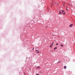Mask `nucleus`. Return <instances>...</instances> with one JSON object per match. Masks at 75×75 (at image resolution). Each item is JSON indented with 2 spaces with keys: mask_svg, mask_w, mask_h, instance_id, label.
Instances as JSON below:
<instances>
[{
  "mask_svg": "<svg viewBox=\"0 0 75 75\" xmlns=\"http://www.w3.org/2000/svg\"><path fill=\"white\" fill-rule=\"evenodd\" d=\"M73 26V24H71L69 25L70 27H72Z\"/></svg>",
  "mask_w": 75,
  "mask_h": 75,
  "instance_id": "f257e3e1",
  "label": "nucleus"
},
{
  "mask_svg": "<svg viewBox=\"0 0 75 75\" xmlns=\"http://www.w3.org/2000/svg\"><path fill=\"white\" fill-rule=\"evenodd\" d=\"M64 69H66V68H67V66H64Z\"/></svg>",
  "mask_w": 75,
  "mask_h": 75,
  "instance_id": "f03ea898",
  "label": "nucleus"
},
{
  "mask_svg": "<svg viewBox=\"0 0 75 75\" xmlns=\"http://www.w3.org/2000/svg\"><path fill=\"white\" fill-rule=\"evenodd\" d=\"M52 44H51L50 46V48H52Z\"/></svg>",
  "mask_w": 75,
  "mask_h": 75,
  "instance_id": "7ed1b4c3",
  "label": "nucleus"
},
{
  "mask_svg": "<svg viewBox=\"0 0 75 75\" xmlns=\"http://www.w3.org/2000/svg\"><path fill=\"white\" fill-rule=\"evenodd\" d=\"M61 14V11H59V14Z\"/></svg>",
  "mask_w": 75,
  "mask_h": 75,
  "instance_id": "20e7f679",
  "label": "nucleus"
},
{
  "mask_svg": "<svg viewBox=\"0 0 75 75\" xmlns=\"http://www.w3.org/2000/svg\"><path fill=\"white\" fill-rule=\"evenodd\" d=\"M55 49H57V47H55L54 48V50H55Z\"/></svg>",
  "mask_w": 75,
  "mask_h": 75,
  "instance_id": "39448f33",
  "label": "nucleus"
},
{
  "mask_svg": "<svg viewBox=\"0 0 75 75\" xmlns=\"http://www.w3.org/2000/svg\"><path fill=\"white\" fill-rule=\"evenodd\" d=\"M61 46H62V47H63L64 45H61Z\"/></svg>",
  "mask_w": 75,
  "mask_h": 75,
  "instance_id": "423d86ee",
  "label": "nucleus"
},
{
  "mask_svg": "<svg viewBox=\"0 0 75 75\" xmlns=\"http://www.w3.org/2000/svg\"><path fill=\"white\" fill-rule=\"evenodd\" d=\"M66 9H67V10L68 11V8H67V7H66Z\"/></svg>",
  "mask_w": 75,
  "mask_h": 75,
  "instance_id": "0eeeda50",
  "label": "nucleus"
},
{
  "mask_svg": "<svg viewBox=\"0 0 75 75\" xmlns=\"http://www.w3.org/2000/svg\"><path fill=\"white\" fill-rule=\"evenodd\" d=\"M59 63H60V62H57L58 64H59Z\"/></svg>",
  "mask_w": 75,
  "mask_h": 75,
  "instance_id": "6e6552de",
  "label": "nucleus"
},
{
  "mask_svg": "<svg viewBox=\"0 0 75 75\" xmlns=\"http://www.w3.org/2000/svg\"><path fill=\"white\" fill-rule=\"evenodd\" d=\"M37 68H40V67H37Z\"/></svg>",
  "mask_w": 75,
  "mask_h": 75,
  "instance_id": "1a4fd4ad",
  "label": "nucleus"
},
{
  "mask_svg": "<svg viewBox=\"0 0 75 75\" xmlns=\"http://www.w3.org/2000/svg\"><path fill=\"white\" fill-rule=\"evenodd\" d=\"M54 42H53V43H52V45H53L54 44Z\"/></svg>",
  "mask_w": 75,
  "mask_h": 75,
  "instance_id": "9d476101",
  "label": "nucleus"
},
{
  "mask_svg": "<svg viewBox=\"0 0 75 75\" xmlns=\"http://www.w3.org/2000/svg\"><path fill=\"white\" fill-rule=\"evenodd\" d=\"M64 10H63L62 11V12H64Z\"/></svg>",
  "mask_w": 75,
  "mask_h": 75,
  "instance_id": "9b49d317",
  "label": "nucleus"
},
{
  "mask_svg": "<svg viewBox=\"0 0 75 75\" xmlns=\"http://www.w3.org/2000/svg\"><path fill=\"white\" fill-rule=\"evenodd\" d=\"M40 53V52H37V53Z\"/></svg>",
  "mask_w": 75,
  "mask_h": 75,
  "instance_id": "f8f14e48",
  "label": "nucleus"
},
{
  "mask_svg": "<svg viewBox=\"0 0 75 75\" xmlns=\"http://www.w3.org/2000/svg\"><path fill=\"white\" fill-rule=\"evenodd\" d=\"M36 75H39V74H37Z\"/></svg>",
  "mask_w": 75,
  "mask_h": 75,
  "instance_id": "ddd939ff",
  "label": "nucleus"
},
{
  "mask_svg": "<svg viewBox=\"0 0 75 75\" xmlns=\"http://www.w3.org/2000/svg\"><path fill=\"white\" fill-rule=\"evenodd\" d=\"M63 14H64V15L65 14V13H64Z\"/></svg>",
  "mask_w": 75,
  "mask_h": 75,
  "instance_id": "4468645a",
  "label": "nucleus"
},
{
  "mask_svg": "<svg viewBox=\"0 0 75 75\" xmlns=\"http://www.w3.org/2000/svg\"><path fill=\"white\" fill-rule=\"evenodd\" d=\"M58 43H57V44H56V45H58Z\"/></svg>",
  "mask_w": 75,
  "mask_h": 75,
  "instance_id": "2eb2a0df",
  "label": "nucleus"
},
{
  "mask_svg": "<svg viewBox=\"0 0 75 75\" xmlns=\"http://www.w3.org/2000/svg\"><path fill=\"white\" fill-rule=\"evenodd\" d=\"M36 51H38V50H36Z\"/></svg>",
  "mask_w": 75,
  "mask_h": 75,
  "instance_id": "dca6fc26",
  "label": "nucleus"
},
{
  "mask_svg": "<svg viewBox=\"0 0 75 75\" xmlns=\"http://www.w3.org/2000/svg\"><path fill=\"white\" fill-rule=\"evenodd\" d=\"M61 13H63V12H61Z\"/></svg>",
  "mask_w": 75,
  "mask_h": 75,
  "instance_id": "f3484780",
  "label": "nucleus"
},
{
  "mask_svg": "<svg viewBox=\"0 0 75 75\" xmlns=\"http://www.w3.org/2000/svg\"><path fill=\"white\" fill-rule=\"evenodd\" d=\"M34 48H33V50H34Z\"/></svg>",
  "mask_w": 75,
  "mask_h": 75,
  "instance_id": "a211bd4d",
  "label": "nucleus"
},
{
  "mask_svg": "<svg viewBox=\"0 0 75 75\" xmlns=\"http://www.w3.org/2000/svg\"><path fill=\"white\" fill-rule=\"evenodd\" d=\"M51 7H52V6H51Z\"/></svg>",
  "mask_w": 75,
  "mask_h": 75,
  "instance_id": "6ab92c4d",
  "label": "nucleus"
}]
</instances>
